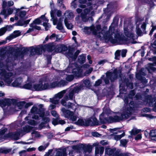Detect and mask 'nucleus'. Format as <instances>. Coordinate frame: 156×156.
Here are the masks:
<instances>
[{
	"instance_id": "nucleus-1",
	"label": "nucleus",
	"mask_w": 156,
	"mask_h": 156,
	"mask_svg": "<svg viewBox=\"0 0 156 156\" xmlns=\"http://www.w3.org/2000/svg\"><path fill=\"white\" fill-rule=\"evenodd\" d=\"M124 33L126 37H121L118 30L116 26L112 24L108 31H106L107 27H104L101 31V26L98 25L94 27L92 25L90 27H85L82 29L86 34L91 32L99 38L101 40H104L105 42H110L112 44H125L132 43L133 41L137 38V36L133 31V25L131 23H124Z\"/></svg>"
},
{
	"instance_id": "nucleus-2",
	"label": "nucleus",
	"mask_w": 156,
	"mask_h": 156,
	"mask_svg": "<svg viewBox=\"0 0 156 156\" xmlns=\"http://www.w3.org/2000/svg\"><path fill=\"white\" fill-rule=\"evenodd\" d=\"M4 53V49L0 48V75L2 79L7 86L22 87L23 81L20 78L16 79L11 83L14 78L13 73L10 72L12 69V62L8 61L11 58H9L5 60Z\"/></svg>"
},
{
	"instance_id": "nucleus-3",
	"label": "nucleus",
	"mask_w": 156,
	"mask_h": 156,
	"mask_svg": "<svg viewBox=\"0 0 156 156\" xmlns=\"http://www.w3.org/2000/svg\"><path fill=\"white\" fill-rule=\"evenodd\" d=\"M125 104L123 107L120 111V115L119 116H116L114 117L113 120L110 121L118 122L123 119H126L129 118L132 114L134 109V105L133 101H131L128 104V100L127 97L124 99Z\"/></svg>"
},
{
	"instance_id": "nucleus-4",
	"label": "nucleus",
	"mask_w": 156,
	"mask_h": 156,
	"mask_svg": "<svg viewBox=\"0 0 156 156\" xmlns=\"http://www.w3.org/2000/svg\"><path fill=\"white\" fill-rule=\"evenodd\" d=\"M81 88V86H79L74 88L73 89H70L69 93L66 94L64 98L61 100V103L62 105L73 110H75L77 109L78 105L76 103L74 104L69 102L66 105V101L72 100L74 98V94L78 93Z\"/></svg>"
},
{
	"instance_id": "nucleus-5",
	"label": "nucleus",
	"mask_w": 156,
	"mask_h": 156,
	"mask_svg": "<svg viewBox=\"0 0 156 156\" xmlns=\"http://www.w3.org/2000/svg\"><path fill=\"white\" fill-rule=\"evenodd\" d=\"M44 109L41 107V108L38 109L37 107L34 106L31 109L30 112L28 116L25 118V120L27 121V122L29 124L35 126L37 124L38 122L31 119L32 118L38 120L39 117L37 114H38L40 117H42L44 114Z\"/></svg>"
},
{
	"instance_id": "nucleus-6",
	"label": "nucleus",
	"mask_w": 156,
	"mask_h": 156,
	"mask_svg": "<svg viewBox=\"0 0 156 156\" xmlns=\"http://www.w3.org/2000/svg\"><path fill=\"white\" fill-rule=\"evenodd\" d=\"M61 44L56 45L54 43H50L44 46H39L35 49L32 50V51H34L35 54H41L43 51L47 50L49 51H51L53 50L57 52H62V48H59V46Z\"/></svg>"
},
{
	"instance_id": "nucleus-7",
	"label": "nucleus",
	"mask_w": 156,
	"mask_h": 156,
	"mask_svg": "<svg viewBox=\"0 0 156 156\" xmlns=\"http://www.w3.org/2000/svg\"><path fill=\"white\" fill-rule=\"evenodd\" d=\"M48 20L44 15H42L39 18L37 19L34 20L32 24H39L41 22H43V25L44 27L45 30H47L51 27L49 23H48Z\"/></svg>"
},
{
	"instance_id": "nucleus-8",
	"label": "nucleus",
	"mask_w": 156,
	"mask_h": 156,
	"mask_svg": "<svg viewBox=\"0 0 156 156\" xmlns=\"http://www.w3.org/2000/svg\"><path fill=\"white\" fill-rule=\"evenodd\" d=\"M53 5H51V11L50 12L51 16V20L53 22L54 25H55L58 22V20L55 16V14L58 17L61 16L62 15V12L60 10H58L54 9L53 7Z\"/></svg>"
},
{
	"instance_id": "nucleus-9",
	"label": "nucleus",
	"mask_w": 156,
	"mask_h": 156,
	"mask_svg": "<svg viewBox=\"0 0 156 156\" xmlns=\"http://www.w3.org/2000/svg\"><path fill=\"white\" fill-rule=\"evenodd\" d=\"M120 72H117V69L114 70L113 73L112 72H107L106 73V78L105 79L104 81L106 84H108L109 82V80H110L111 81H114L116 79L118 76H120Z\"/></svg>"
},
{
	"instance_id": "nucleus-10",
	"label": "nucleus",
	"mask_w": 156,
	"mask_h": 156,
	"mask_svg": "<svg viewBox=\"0 0 156 156\" xmlns=\"http://www.w3.org/2000/svg\"><path fill=\"white\" fill-rule=\"evenodd\" d=\"M73 64H70L67 68L66 70L67 73H72L74 74L75 76L77 77H81L82 75V70L81 69L79 68L73 69V67L74 66Z\"/></svg>"
},
{
	"instance_id": "nucleus-11",
	"label": "nucleus",
	"mask_w": 156,
	"mask_h": 156,
	"mask_svg": "<svg viewBox=\"0 0 156 156\" xmlns=\"http://www.w3.org/2000/svg\"><path fill=\"white\" fill-rule=\"evenodd\" d=\"M89 9H85L83 12L81 14V16L82 20L84 21H86L88 20V18L92 16L94 14V11H92L91 6L89 7Z\"/></svg>"
},
{
	"instance_id": "nucleus-12",
	"label": "nucleus",
	"mask_w": 156,
	"mask_h": 156,
	"mask_svg": "<svg viewBox=\"0 0 156 156\" xmlns=\"http://www.w3.org/2000/svg\"><path fill=\"white\" fill-rule=\"evenodd\" d=\"M63 115L66 118L70 119L73 121H75L77 119V116L74 115L73 113L69 110L66 109L65 108L61 109Z\"/></svg>"
},
{
	"instance_id": "nucleus-13",
	"label": "nucleus",
	"mask_w": 156,
	"mask_h": 156,
	"mask_svg": "<svg viewBox=\"0 0 156 156\" xmlns=\"http://www.w3.org/2000/svg\"><path fill=\"white\" fill-rule=\"evenodd\" d=\"M66 91V90H64L55 94L52 98L50 99V102L55 105L58 104L59 99L62 97Z\"/></svg>"
},
{
	"instance_id": "nucleus-14",
	"label": "nucleus",
	"mask_w": 156,
	"mask_h": 156,
	"mask_svg": "<svg viewBox=\"0 0 156 156\" xmlns=\"http://www.w3.org/2000/svg\"><path fill=\"white\" fill-rule=\"evenodd\" d=\"M86 2L85 0H73L71 3V7L75 9L78 6L80 8H84L86 6L83 4Z\"/></svg>"
},
{
	"instance_id": "nucleus-15",
	"label": "nucleus",
	"mask_w": 156,
	"mask_h": 156,
	"mask_svg": "<svg viewBox=\"0 0 156 156\" xmlns=\"http://www.w3.org/2000/svg\"><path fill=\"white\" fill-rule=\"evenodd\" d=\"M147 101L150 106L153 107V110L156 112V102L154 98H152L151 96L149 95L147 97Z\"/></svg>"
},
{
	"instance_id": "nucleus-16",
	"label": "nucleus",
	"mask_w": 156,
	"mask_h": 156,
	"mask_svg": "<svg viewBox=\"0 0 156 156\" xmlns=\"http://www.w3.org/2000/svg\"><path fill=\"white\" fill-rule=\"evenodd\" d=\"M32 128L29 126H26L23 128V129L21 130L20 132H18L17 133V137L16 138V139H18L19 138V136L21 134H23L24 133H26L29 132L31 129H32Z\"/></svg>"
},
{
	"instance_id": "nucleus-17",
	"label": "nucleus",
	"mask_w": 156,
	"mask_h": 156,
	"mask_svg": "<svg viewBox=\"0 0 156 156\" xmlns=\"http://www.w3.org/2000/svg\"><path fill=\"white\" fill-rule=\"evenodd\" d=\"M13 9L12 8H9L8 9V13H6V10L5 9H2L1 12L0 14L3 15L4 16V18L5 19H6L9 15L12 14L13 11Z\"/></svg>"
},
{
	"instance_id": "nucleus-18",
	"label": "nucleus",
	"mask_w": 156,
	"mask_h": 156,
	"mask_svg": "<svg viewBox=\"0 0 156 156\" xmlns=\"http://www.w3.org/2000/svg\"><path fill=\"white\" fill-rule=\"evenodd\" d=\"M20 32L19 30L15 31L9 36L6 37V39L10 41L20 35Z\"/></svg>"
},
{
	"instance_id": "nucleus-19",
	"label": "nucleus",
	"mask_w": 156,
	"mask_h": 156,
	"mask_svg": "<svg viewBox=\"0 0 156 156\" xmlns=\"http://www.w3.org/2000/svg\"><path fill=\"white\" fill-rule=\"evenodd\" d=\"M43 85V83L39 82V83L37 84H34L33 85V90H34L37 91L42 90H44V89L46 88L45 87H42Z\"/></svg>"
},
{
	"instance_id": "nucleus-20",
	"label": "nucleus",
	"mask_w": 156,
	"mask_h": 156,
	"mask_svg": "<svg viewBox=\"0 0 156 156\" xmlns=\"http://www.w3.org/2000/svg\"><path fill=\"white\" fill-rule=\"evenodd\" d=\"M12 101L9 99H5L3 100H2L0 101V106L3 107L6 105H10Z\"/></svg>"
},
{
	"instance_id": "nucleus-21",
	"label": "nucleus",
	"mask_w": 156,
	"mask_h": 156,
	"mask_svg": "<svg viewBox=\"0 0 156 156\" xmlns=\"http://www.w3.org/2000/svg\"><path fill=\"white\" fill-rule=\"evenodd\" d=\"M12 28L11 26L7 25L4 27L1 28L0 29V36L3 35L7 30H10L12 29Z\"/></svg>"
},
{
	"instance_id": "nucleus-22",
	"label": "nucleus",
	"mask_w": 156,
	"mask_h": 156,
	"mask_svg": "<svg viewBox=\"0 0 156 156\" xmlns=\"http://www.w3.org/2000/svg\"><path fill=\"white\" fill-rule=\"evenodd\" d=\"M64 15L65 17L64 20L66 21L73 19L74 17L73 13L70 11H66L64 13Z\"/></svg>"
},
{
	"instance_id": "nucleus-23",
	"label": "nucleus",
	"mask_w": 156,
	"mask_h": 156,
	"mask_svg": "<svg viewBox=\"0 0 156 156\" xmlns=\"http://www.w3.org/2000/svg\"><path fill=\"white\" fill-rule=\"evenodd\" d=\"M25 103L24 101L19 102L16 103L15 106V110L18 111L19 110L21 109L24 105Z\"/></svg>"
},
{
	"instance_id": "nucleus-24",
	"label": "nucleus",
	"mask_w": 156,
	"mask_h": 156,
	"mask_svg": "<svg viewBox=\"0 0 156 156\" xmlns=\"http://www.w3.org/2000/svg\"><path fill=\"white\" fill-rule=\"evenodd\" d=\"M80 53V51L79 50L77 51L75 53L74 56L73 54V51H70L69 50V52L67 53L66 54V55L68 56H69V57L72 58H73L74 59H75L78 54Z\"/></svg>"
},
{
	"instance_id": "nucleus-25",
	"label": "nucleus",
	"mask_w": 156,
	"mask_h": 156,
	"mask_svg": "<svg viewBox=\"0 0 156 156\" xmlns=\"http://www.w3.org/2000/svg\"><path fill=\"white\" fill-rule=\"evenodd\" d=\"M104 148L101 146H97L95 147V153L96 154H98L99 153L102 154L104 151Z\"/></svg>"
},
{
	"instance_id": "nucleus-26",
	"label": "nucleus",
	"mask_w": 156,
	"mask_h": 156,
	"mask_svg": "<svg viewBox=\"0 0 156 156\" xmlns=\"http://www.w3.org/2000/svg\"><path fill=\"white\" fill-rule=\"evenodd\" d=\"M89 2H88L87 3V5L88 6H91V7L92 8V9H94L97 8L98 5V4L97 5H96V4H95L94 3V0H88Z\"/></svg>"
},
{
	"instance_id": "nucleus-27",
	"label": "nucleus",
	"mask_w": 156,
	"mask_h": 156,
	"mask_svg": "<svg viewBox=\"0 0 156 156\" xmlns=\"http://www.w3.org/2000/svg\"><path fill=\"white\" fill-rule=\"evenodd\" d=\"M107 115V114H105L104 112H103L102 114L100 115V119L101 121V122L105 123L107 122H109V121L105 117Z\"/></svg>"
},
{
	"instance_id": "nucleus-28",
	"label": "nucleus",
	"mask_w": 156,
	"mask_h": 156,
	"mask_svg": "<svg viewBox=\"0 0 156 156\" xmlns=\"http://www.w3.org/2000/svg\"><path fill=\"white\" fill-rule=\"evenodd\" d=\"M89 122L88 123L85 122L84 120L81 119H78L76 122V124L78 125L84 126H88L89 125Z\"/></svg>"
},
{
	"instance_id": "nucleus-29",
	"label": "nucleus",
	"mask_w": 156,
	"mask_h": 156,
	"mask_svg": "<svg viewBox=\"0 0 156 156\" xmlns=\"http://www.w3.org/2000/svg\"><path fill=\"white\" fill-rule=\"evenodd\" d=\"M22 87L26 89L33 90V85L31 82L26 83Z\"/></svg>"
},
{
	"instance_id": "nucleus-30",
	"label": "nucleus",
	"mask_w": 156,
	"mask_h": 156,
	"mask_svg": "<svg viewBox=\"0 0 156 156\" xmlns=\"http://www.w3.org/2000/svg\"><path fill=\"white\" fill-rule=\"evenodd\" d=\"M136 33L138 36H141L142 34V31L139 28V26L140 24V22L137 21L136 22Z\"/></svg>"
},
{
	"instance_id": "nucleus-31",
	"label": "nucleus",
	"mask_w": 156,
	"mask_h": 156,
	"mask_svg": "<svg viewBox=\"0 0 156 156\" xmlns=\"http://www.w3.org/2000/svg\"><path fill=\"white\" fill-rule=\"evenodd\" d=\"M36 150V148L35 147L29 148L27 150H23L19 152V154L21 156L22 154L25 153L26 151H34Z\"/></svg>"
},
{
	"instance_id": "nucleus-32",
	"label": "nucleus",
	"mask_w": 156,
	"mask_h": 156,
	"mask_svg": "<svg viewBox=\"0 0 156 156\" xmlns=\"http://www.w3.org/2000/svg\"><path fill=\"white\" fill-rule=\"evenodd\" d=\"M63 19L61 18L59 19V22L58 23L57 28L59 30H62L63 29V27L61 22L62 21Z\"/></svg>"
},
{
	"instance_id": "nucleus-33",
	"label": "nucleus",
	"mask_w": 156,
	"mask_h": 156,
	"mask_svg": "<svg viewBox=\"0 0 156 156\" xmlns=\"http://www.w3.org/2000/svg\"><path fill=\"white\" fill-rule=\"evenodd\" d=\"M59 48H62V52H62V53H64V54H66V55H66V53H65V51H66L67 50H68V48H67V47L66 46V45H64L63 44H61V45L59 46ZM69 52V51L68 52V53Z\"/></svg>"
},
{
	"instance_id": "nucleus-34",
	"label": "nucleus",
	"mask_w": 156,
	"mask_h": 156,
	"mask_svg": "<svg viewBox=\"0 0 156 156\" xmlns=\"http://www.w3.org/2000/svg\"><path fill=\"white\" fill-rule=\"evenodd\" d=\"M150 135L153 139L156 141V130H152L150 132Z\"/></svg>"
},
{
	"instance_id": "nucleus-35",
	"label": "nucleus",
	"mask_w": 156,
	"mask_h": 156,
	"mask_svg": "<svg viewBox=\"0 0 156 156\" xmlns=\"http://www.w3.org/2000/svg\"><path fill=\"white\" fill-rule=\"evenodd\" d=\"M85 58L86 57L84 55H81L78 58L79 62L80 63H83L84 62L85 60Z\"/></svg>"
},
{
	"instance_id": "nucleus-36",
	"label": "nucleus",
	"mask_w": 156,
	"mask_h": 156,
	"mask_svg": "<svg viewBox=\"0 0 156 156\" xmlns=\"http://www.w3.org/2000/svg\"><path fill=\"white\" fill-rule=\"evenodd\" d=\"M64 23L66 27L68 29H71L73 27V25L70 23H69L68 21L64 20Z\"/></svg>"
},
{
	"instance_id": "nucleus-37",
	"label": "nucleus",
	"mask_w": 156,
	"mask_h": 156,
	"mask_svg": "<svg viewBox=\"0 0 156 156\" xmlns=\"http://www.w3.org/2000/svg\"><path fill=\"white\" fill-rule=\"evenodd\" d=\"M41 83H43L42 87L43 88V87H45V88H46L44 89V90L49 89L50 88L49 85L48 84V82L46 81H42L41 82Z\"/></svg>"
},
{
	"instance_id": "nucleus-38",
	"label": "nucleus",
	"mask_w": 156,
	"mask_h": 156,
	"mask_svg": "<svg viewBox=\"0 0 156 156\" xmlns=\"http://www.w3.org/2000/svg\"><path fill=\"white\" fill-rule=\"evenodd\" d=\"M55 156H66V154L65 151H57Z\"/></svg>"
},
{
	"instance_id": "nucleus-39",
	"label": "nucleus",
	"mask_w": 156,
	"mask_h": 156,
	"mask_svg": "<svg viewBox=\"0 0 156 156\" xmlns=\"http://www.w3.org/2000/svg\"><path fill=\"white\" fill-rule=\"evenodd\" d=\"M6 129H2L0 131V138L3 139L4 136V134L6 131Z\"/></svg>"
},
{
	"instance_id": "nucleus-40",
	"label": "nucleus",
	"mask_w": 156,
	"mask_h": 156,
	"mask_svg": "<svg viewBox=\"0 0 156 156\" xmlns=\"http://www.w3.org/2000/svg\"><path fill=\"white\" fill-rule=\"evenodd\" d=\"M31 134L32 136L34 137H40L41 136L39 133L36 131L33 132Z\"/></svg>"
},
{
	"instance_id": "nucleus-41",
	"label": "nucleus",
	"mask_w": 156,
	"mask_h": 156,
	"mask_svg": "<svg viewBox=\"0 0 156 156\" xmlns=\"http://www.w3.org/2000/svg\"><path fill=\"white\" fill-rule=\"evenodd\" d=\"M11 150V149L1 148L0 149V152L5 154H7Z\"/></svg>"
},
{
	"instance_id": "nucleus-42",
	"label": "nucleus",
	"mask_w": 156,
	"mask_h": 156,
	"mask_svg": "<svg viewBox=\"0 0 156 156\" xmlns=\"http://www.w3.org/2000/svg\"><path fill=\"white\" fill-rule=\"evenodd\" d=\"M74 77V76L73 75H66V79L68 81H71L73 80Z\"/></svg>"
},
{
	"instance_id": "nucleus-43",
	"label": "nucleus",
	"mask_w": 156,
	"mask_h": 156,
	"mask_svg": "<svg viewBox=\"0 0 156 156\" xmlns=\"http://www.w3.org/2000/svg\"><path fill=\"white\" fill-rule=\"evenodd\" d=\"M125 135L124 133H123L120 135H116L114 136V139L116 140H119L122 137Z\"/></svg>"
},
{
	"instance_id": "nucleus-44",
	"label": "nucleus",
	"mask_w": 156,
	"mask_h": 156,
	"mask_svg": "<svg viewBox=\"0 0 156 156\" xmlns=\"http://www.w3.org/2000/svg\"><path fill=\"white\" fill-rule=\"evenodd\" d=\"M105 153L107 154L110 155L113 153V152L112 149L107 148L105 149Z\"/></svg>"
},
{
	"instance_id": "nucleus-45",
	"label": "nucleus",
	"mask_w": 156,
	"mask_h": 156,
	"mask_svg": "<svg viewBox=\"0 0 156 156\" xmlns=\"http://www.w3.org/2000/svg\"><path fill=\"white\" fill-rule=\"evenodd\" d=\"M26 14V12L25 11H22L20 12L19 14V17L20 19H22L24 17Z\"/></svg>"
},
{
	"instance_id": "nucleus-46",
	"label": "nucleus",
	"mask_w": 156,
	"mask_h": 156,
	"mask_svg": "<svg viewBox=\"0 0 156 156\" xmlns=\"http://www.w3.org/2000/svg\"><path fill=\"white\" fill-rule=\"evenodd\" d=\"M140 131L139 129H133L130 131V133L132 134H136L139 133Z\"/></svg>"
},
{
	"instance_id": "nucleus-47",
	"label": "nucleus",
	"mask_w": 156,
	"mask_h": 156,
	"mask_svg": "<svg viewBox=\"0 0 156 156\" xmlns=\"http://www.w3.org/2000/svg\"><path fill=\"white\" fill-rule=\"evenodd\" d=\"M120 51L117 50L115 54V58L117 59H119L120 55Z\"/></svg>"
},
{
	"instance_id": "nucleus-48",
	"label": "nucleus",
	"mask_w": 156,
	"mask_h": 156,
	"mask_svg": "<svg viewBox=\"0 0 156 156\" xmlns=\"http://www.w3.org/2000/svg\"><path fill=\"white\" fill-rule=\"evenodd\" d=\"M36 24H31L30 25V27L33 28L34 29H35L37 30H40L41 28L40 27L36 25Z\"/></svg>"
},
{
	"instance_id": "nucleus-49",
	"label": "nucleus",
	"mask_w": 156,
	"mask_h": 156,
	"mask_svg": "<svg viewBox=\"0 0 156 156\" xmlns=\"http://www.w3.org/2000/svg\"><path fill=\"white\" fill-rule=\"evenodd\" d=\"M36 24H31L30 25V27L33 28L34 29H35L37 30H40L41 28L40 27L36 25Z\"/></svg>"
},
{
	"instance_id": "nucleus-50",
	"label": "nucleus",
	"mask_w": 156,
	"mask_h": 156,
	"mask_svg": "<svg viewBox=\"0 0 156 156\" xmlns=\"http://www.w3.org/2000/svg\"><path fill=\"white\" fill-rule=\"evenodd\" d=\"M121 144L123 146H125L127 144V141L125 139H122L120 141Z\"/></svg>"
},
{
	"instance_id": "nucleus-51",
	"label": "nucleus",
	"mask_w": 156,
	"mask_h": 156,
	"mask_svg": "<svg viewBox=\"0 0 156 156\" xmlns=\"http://www.w3.org/2000/svg\"><path fill=\"white\" fill-rule=\"evenodd\" d=\"M52 123L54 126H55L56 125L58 124V119H53L52 121Z\"/></svg>"
},
{
	"instance_id": "nucleus-52",
	"label": "nucleus",
	"mask_w": 156,
	"mask_h": 156,
	"mask_svg": "<svg viewBox=\"0 0 156 156\" xmlns=\"http://www.w3.org/2000/svg\"><path fill=\"white\" fill-rule=\"evenodd\" d=\"M84 83L85 86L87 87H89L90 86V81L88 80H85L83 81Z\"/></svg>"
},
{
	"instance_id": "nucleus-53",
	"label": "nucleus",
	"mask_w": 156,
	"mask_h": 156,
	"mask_svg": "<svg viewBox=\"0 0 156 156\" xmlns=\"http://www.w3.org/2000/svg\"><path fill=\"white\" fill-rule=\"evenodd\" d=\"M57 2L59 6H62V7L65 8L64 5L63 4V0H58Z\"/></svg>"
},
{
	"instance_id": "nucleus-54",
	"label": "nucleus",
	"mask_w": 156,
	"mask_h": 156,
	"mask_svg": "<svg viewBox=\"0 0 156 156\" xmlns=\"http://www.w3.org/2000/svg\"><path fill=\"white\" fill-rule=\"evenodd\" d=\"M49 85L50 88H54L57 86V84L56 82H53L51 83Z\"/></svg>"
},
{
	"instance_id": "nucleus-55",
	"label": "nucleus",
	"mask_w": 156,
	"mask_h": 156,
	"mask_svg": "<svg viewBox=\"0 0 156 156\" xmlns=\"http://www.w3.org/2000/svg\"><path fill=\"white\" fill-rule=\"evenodd\" d=\"M7 4H8V3H7L5 1H3L2 5L3 9H5V8L7 7Z\"/></svg>"
},
{
	"instance_id": "nucleus-56",
	"label": "nucleus",
	"mask_w": 156,
	"mask_h": 156,
	"mask_svg": "<svg viewBox=\"0 0 156 156\" xmlns=\"http://www.w3.org/2000/svg\"><path fill=\"white\" fill-rule=\"evenodd\" d=\"M127 51L126 50H123L121 51V55L122 57H124L125 56Z\"/></svg>"
},
{
	"instance_id": "nucleus-57",
	"label": "nucleus",
	"mask_w": 156,
	"mask_h": 156,
	"mask_svg": "<svg viewBox=\"0 0 156 156\" xmlns=\"http://www.w3.org/2000/svg\"><path fill=\"white\" fill-rule=\"evenodd\" d=\"M101 83V80L99 79L97 81L95 82V86H98Z\"/></svg>"
},
{
	"instance_id": "nucleus-58",
	"label": "nucleus",
	"mask_w": 156,
	"mask_h": 156,
	"mask_svg": "<svg viewBox=\"0 0 156 156\" xmlns=\"http://www.w3.org/2000/svg\"><path fill=\"white\" fill-rule=\"evenodd\" d=\"M46 148V147L41 146L38 147V149L39 151H41L43 150H44Z\"/></svg>"
},
{
	"instance_id": "nucleus-59",
	"label": "nucleus",
	"mask_w": 156,
	"mask_h": 156,
	"mask_svg": "<svg viewBox=\"0 0 156 156\" xmlns=\"http://www.w3.org/2000/svg\"><path fill=\"white\" fill-rule=\"evenodd\" d=\"M51 115L57 117H58V115L56 112L55 111H51Z\"/></svg>"
},
{
	"instance_id": "nucleus-60",
	"label": "nucleus",
	"mask_w": 156,
	"mask_h": 156,
	"mask_svg": "<svg viewBox=\"0 0 156 156\" xmlns=\"http://www.w3.org/2000/svg\"><path fill=\"white\" fill-rule=\"evenodd\" d=\"M92 135L96 137H99L100 136V135L97 132H93L92 133Z\"/></svg>"
},
{
	"instance_id": "nucleus-61",
	"label": "nucleus",
	"mask_w": 156,
	"mask_h": 156,
	"mask_svg": "<svg viewBox=\"0 0 156 156\" xmlns=\"http://www.w3.org/2000/svg\"><path fill=\"white\" fill-rule=\"evenodd\" d=\"M58 35H57L56 36L55 34H53L50 36V38L52 40L53 39V38H55V37H56V38L57 39L58 37Z\"/></svg>"
},
{
	"instance_id": "nucleus-62",
	"label": "nucleus",
	"mask_w": 156,
	"mask_h": 156,
	"mask_svg": "<svg viewBox=\"0 0 156 156\" xmlns=\"http://www.w3.org/2000/svg\"><path fill=\"white\" fill-rule=\"evenodd\" d=\"M59 83L60 84L61 86H63L66 84V82L64 80H62Z\"/></svg>"
},
{
	"instance_id": "nucleus-63",
	"label": "nucleus",
	"mask_w": 156,
	"mask_h": 156,
	"mask_svg": "<svg viewBox=\"0 0 156 156\" xmlns=\"http://www.w3.org/2000/svg\"><path fill=\"white\" fill-rule=\"evenodd\" d=\"M16 25L18 26H23L24 25L23 23L21 21H19L16 24Z\"/></svg>"
},
{
	"instance_id": "nucleus-64",
	"label": "nucleus",
	"mask_w": 156,
	"mask_h": 156,
	"mask_svg": "<svg viewBox=\"0 0 156 156\" xmlns=\"http://www.w3.org/2000/svg\"><path fill=\"white\" fill-rule=\"evenodd\" d=\"M156 29V26L153 27L151 30L150 33V34L151 35L154 30Z\"/></svg>"
}]
</instances>
